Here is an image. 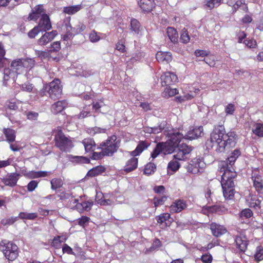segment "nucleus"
Instances as JSON below:
<instances>
[{
	"label": "nucleus",
	"mask_w": 263,
	"mask_h": 263,
	"mask_svg": "<svg viewBox=\"0 0 263 263\" xmlns=\"http://www.w3.org/2000/svg\"><path fill=\"white\" fill-rule=\"evenodd\" d=\"M120 145V140L116 136L112 135L108 137L105 142H102L100 145V147L98 148L103 149L106 156H111L117 151Z\"/></svg>",
	"instance_id": "7ed1b4c3"
},
{
	"label": "nucleus",
	"mask_w": 263,
	"mask_h": 263,
	"mask_svg": "<svg viewBox=\"0 0 263 263\" xmlns=\"http://www.w3.org/2000/svg\"><path fill=\"white\" fill-rule=\"evenodd\" d=\"M82 143L86 152H89L95 150L96 144L92 139L90 138L85 139Z\"/></svg>",
	"instance_id": "c9c22d12"
},
{
	"label": "nucleus",
	"mask_w": 263,
	"mask_h": 263,
	"mask_svg": "<svg viewBox=\"0 0 263 263\" xmlns=\"http://www.w3.org/2000/svg\"><path fill=\"white\" fill-rule=\"evenodd\" d=\"M187 206L186 202L181 199L174 201L170 207L172 213H179L184 210Z\"/></svg>",
	"instance_id": "dca6fc26"
},
{
	"label": "nucleus",
	"mask_w": 263,
	"mask_h": 263,
	"mask_svg": "<svg viewBox=\"0 0 263 263\" xmlns=\"http://www.w3.org/2000/svg\"><path fill=\"white\" fill-rule=\"evenodd\" d=\"M61 237L58 236L55 237L51 242V245L55 248H58L60 246L62 242L65 241L67 239V237H64L63 239H61Z\"/></svg>",
	"instance_id": "864d4df0"
},
{
	"label": "nucleus",
	"mask_w": 263,
	"mask_h": 263,
	"mask_svg": "<svg viewBox=\"0 0 263 263\" xmlns=\"http://www.w3.org/2000/svg\"><path fill=\"white\" fill-rule=\"evenodd\" d=\"M0 250L3 252L5 256L9 260L13 261L18 256V247L12 242L1 244Z\"/></svg>",
	"instance_id": "39448f33"
},
{
	"label": "nucleus",
	"mask_w": 263,
	"mask_h": 263,
	"mask_svg": "<svg viewBox=\"0 0 263 263\" xmlns=\"http://www.w3.org/2000/svg\"><path fill=\"white\" fill-rule=\"evenodd\" d=\"M149 144L145 141H140L136 149L130 153L133 156L139 155L144 150L146 149Z\"/></svg>",
	"instance_id": "2f4dec72"
},
{
	"label": "nucleus",
	"mask_w": 263,
	"mask_h": 263,
	"mask_svg": "<svg viewBox=\"0 0 263 263\" xmlns=\"http://www.w3.org/2000/svg\"><path fill=\"white\" fill-rule=\"evenodd\" d=\"M236 176V173L230 169L224 170L221 175V184L222 188L223 196L226 199H233L235 190L234 179Z\"/></svg>",
	"instance_id": "f03ea898"
},
{
	"label": "nucleus",
	"mask_w": 263,
	"mask_h": 263,
	"mask_svg": "<svg viewBox=\"0 0 263 263\" xmlns=\"http://www.w3.org/2000/svg\"><path fill=\"white\" fill-rule=\"evenodd\" d=\"M20 174L16 173H8L4 176L1 179L3 183L6 186L14 187L18 180Z\"/></svg>",
	"instance_id": "9b49d317"
},
{
	"label": "nucleus",
	"mask_w": 263,
	"mask_h": 263,
	"mask_svg": "<svg viewBox=\"0 0 263 263\" xmlns=\"http://www.w3.org/2000/svg\"><path fill=\"white\" fill-rule=\"evenodd\" d=\"M165 126L166 122L165 121L162 122L158 126L153 127V134H158L160 133L164 129Z\"/></svg>",
	"instance_id": "774afa93"
},
{
	"label": "nucleus",
	"mask_w": 263,
	"mask_h": 263,
	"mask_svg": "<svg viewBox=\"0 0 263 263\" xmlns=\"http://www.w3.org/2000/svg\"><path fill=\"white\" fill-rule=\"evenodd\" d=\"M11 66L15 70L14 72H16V75L24 72L22 59L13 60L11 64Z\"/></svg>",
	"instance_id": "c756f323"
},
{
	"label": "nucleus",
	"mask_w": 263,
	"mask_h": 263,
	"mask_svg": "<svg viewBox=\"0 0 263 263\" xmlns=\"http://www.w3.org/2000/svg\"><path fill=\"white\" fill-rule=\"evenodd\" d=\"M43 15H47L45 14L43 6L39 5L33 8L32 12L29 15V18L30 20H36L40 16L42 17Z\"/></svg>",
	"instance_id": "aec40b11"
},
{
	"label": "nucleus",
	"mask_w": 263,
	"mask_h": 263,
	"mask_svg": "<svg viewBox=\"0 0 263 263\" xmlns=\"http://www.w3.org/2000/svg\"><path fill=\"white\" fill-rule=\"evenodd\" d=\"M96 201L101 205H111L113 201L109 199H106L102 193H97L96 196Z\"/></svg>",
	"instance_id": "7c9ffc66"
},
{
	"label": "nucleus",
	"mask_w": 263,
	"mask_h": 263,
	"mask_svg": "<svg viewBox=\"0 0 263 263\" xmlns=\"http://www.w3.org/2000/svg\"><path fill=\"white\" fill-rule=\"evenodd\" d=\"M162 86H169L174 84L178 81L177 76L171 72H166L161 76Z\"/></svg>",
	"instance_id": "f8f14e48"
},
{
	"label": "nucleus",
	"mask_w": 263,
	"mask_h": 263,
	"mask_svg": "<svg viewBox=\"0 0 263 263\" xmlns=\"http://www.w3.org/2000/svg\"><path fill=\"white\" fill-rule=\"evenodd\" d=\"M24 71L27 69H31L35 65V61L33 59H22Z\"/></svg>",
	"instance_id": "79ce46f5"
},
{
	"label": "nucleus",
	"mask_w": 263,
	"mask_h": 263,
	"mask_svg": "<svg viewBox=\"0 0 263 263\" xmlns=\"http://www.w3.org/2000/svg\"><path fill=\"white\" fill-rule=\"evenodd\" d=\"M204 166L205 163L200 158H195L187 166V171L193 174H197L201 172Z\"/></svg>",
	"instance_id": "9d476101"
},
{
	"label": "nucleus",
	"mask_w": 263,
	"mask_h": 263,
	"mask_svg": "<svg viewBox=\"0 0 263 263\" xmlns=\"http://www.w3.org/2000/svg\"><path fill=\"white\" fill-rule=\"evenodd\" d=\"M44 88L45 89H48V94L52 99L59 98L62 94V88L59 79H54L49 85H45Z\"/></svg>",
	"instance_id": "423d86ee"
},
{
	"label": "nucleus",
	"mask_w": 263,
	"mask_h": 263,
	"mask_svg": "<svg viewBox=\"0 0 263 263\" xmlns=\"http://www.w3.org/2000/svg\"><path fill=\"white\" fill-rule=\"evenodd\" d=\"M253 186L258 192L263 190V177L257 171H253L251 177Z\"/></svg>",
	"instance_id": "ddd939ff"
},
{
	"label": "nucleus",
	"mask_w": 263,
	"mask_h": 263,
	"mask_svg": "<svg viewBox=\"0 0 263 263\" xmlns=\"http://www.w3.org/2000/svg\"><path fill=\"white\" fill-rule=\"evenodd\" d=\"M235 242L237 247L241 252H244L247 249L248 240L246 237L243 235L237 236L235 238Z\"/></svg>",
	"instance_id": "4be33fe9"
},
{
	"label": "nucleus",
	"mask_w": 263,
	"mask_h": 263,
	"mask_svg": "<svg viewBox=\"0 0 263 263\" xmlns=\"http://www.w3.org/2000/svg\"><path fill=\"white\" fill-rule=\"evenodd\" d=\"M130 29L136 34L141 32V28L139 22L136 19H132L130 21Z\"/></svg>",
	"instance_id": "a19ab883"
},
{
	"label": "nucleus",
	"mask_w": 263,
	"mask_h": 263,
	"mask_svg": "<svg viewBox=\"0 0 263 263\" xmlns=\"http://www.w3.org/2000/svg\"><path fill=\"white\" fill-rule=\"evenodd\" d=\"M180 40L183 43H187L190 40V36L189 35L188 32L185 29H182L181 35Z\"/></svg>",
	"instance_id": "5fc2aeb1"
},
{
	"label": "nucleus",
	"mask_w": 263,
	"mask_h": 263,
	"mask_svg": "<svg viewBox=\"0 0 263 263\" xmlns=\"http://www.w3.org/2000/svg\"><path fill=\"white\" fill-rule=\"evenodd\" d=\"M192 151V147L191 146L182 143L177 146L175 151L176 154L173 157L175 159L177 160H183L188 158Z\"/></svg>",
	"instance_id": "6e6552de"
},
{
	"label": "nucleus",
	"mask_w": 263,
	"mask_h": 263,
	"mask_svg": "<svg viewBox=\"0 0 263 263\" xmlns=\"http://www.w3.org/2000/svg\"><path fill=\"white\" fill-rule=\"evenodd\" d=\"M50 173L46 171H38L32 173V177L34 178L46 177L50 175Z\"/></svg>",
	"instance_id": "052dcab7"
},
{
	"label": "nucleus",
	"mask_w": 263,
	"mask_h": 263,
	"mask_svg": "<svg viewBox=\"0 0 263 263\" xmlns=\"http://www.w3.org/2000/svg\"><path fill=\"white\" fill-rule=\"evenodd\" d=\"M202 126H198L194 127L192 129L188 131L187 133L184 134V138L189 140H192L198 138L200 137L203 133Z\"/></svg>",
	"instance_id": "a211bd4d"
},
{
	"label": "nucleus",
	"mask_w": 263,
	"mask_h": 263,
	"mask_svg": "<svg viewBox=\"0 0 263 263\" xmlns=\"http://www.w3.org/2000/svg\"><path fill=\"white\" fill-rule=\"evenodd\" d=\"M17 75L16 72L12 70L10 68H5L3 72V85L7 86L10 82H14Z\"/></svg>",
	"instance_id": "4468645a"
},
{
	"label": "nucleus",
	"mask_w": 263,
	"mask_h": 263,
	"mask_svg": "<svg viewBox=\"0 0 263 263\" xmlns=\"http://www.w3.org/2000/svg\"><path fill=\"white\" fill-rule=\"evenodd\" d=\"M37 27L42 31H46L51 28V24L48 15H43L41 17Z\"/></svg>",
	"instance_id": "6ab92c4d"
},
{
	"label": "nucleus",
	"mask_w": 263,
	"mask_h": 263,
	"mask_svg": "<svg viewBox=\"0 0 263 263\" xmlns=\"http://www.w3.org/2000/svg\"><path fill=\"white\" fill-rule=\"evenodd\" d=\"M220 4V2L218 0H206V6L210 9L219 6Z\"/></svg>",
	"instance_id": "4d7b16f0"
},
{
	"label": "nucleus",
	"mask_w": 263,
	"mask_h": 263,
	"mask_svg": "<svg viewBox=\"0 0 263 263\" xmlns=\"http://www.w3.org/2000/svg\"><path fill=\"white\" fill-rule=\"evenodd\" d=\"M178 93V90L176 88H171L170 87H166L162 92V96L165 98L173 97Z\"/></svg>",
	"instance_id": "ea45409f"
},
{
	"label": "nucleus",
	"mask_w": 263,
	"mask_h": 263,
	"mask_svg": "<svg viewBox=\"0 0 263 263\" xmlns=\"http://www.w3.org/2000/svg\"><path fill=\"white\" fill-rule=\"evenodd\" d=\"M253 215V212L250 209H245L239 213V217L241 220L247 219L251 217Z\"/></svg>",
	"instance_id": "a18cd8bd"
},
{
	"label": "nucleus",
	"mask_w": 263,
	"mask_h": 263,
	"mask_svg": "<svg viewBox=\"0 0 263 263\" xmlns=\"http://www.w3.org/2000/svg\"><path fill=\"white\" fill-rule=\"evenodd\" d=\"M254 259L257 262H259L263 260V247L258 246L255 250L254 255Z\"/></svg>",
	"instance_id": "37998d69"
},
{
	"label": "nucleus",
	"mask_w": 263,
	"mask_h": 263,
	"mask_svg": "<svg viewBox=\"0 0 263 263\" xmlns=\"http://www.w3.org/2000/svg\"><path fill=\"white\" fill-rule=\"evenodd\" d=\"M58 33L56 30L47 32H46L37 41V43L40 45H45L53 40L57 35Z\"/></svg>",
	"instance_id": "f3484780"
},
{
	"label": "nucleus",
	"mask_w": 263,
	"mask_h": 263,
	"mask_svg": "<svg viewBox=\"0 0 263 263\" xmlns=\"http://www.w3.org/2000/svg\"><path fill=\"white\" fill-rule=\"evenodd\" d=\"M204 61L211 67H214L215 65V58L214 55L204 58Z\"/></svg>",
	"instance_id": "338daca9"
},
{
	"label": "nucleus",
	"mask_w": 263,
	"mask_h": 263,
	"mask_svg": "<svg viewBox=\"0 0 263 263\" xmlns=\"http://www.w3.org/2000/svg\"><path fill=\"white\" fill-rule=\"evenodd\" d=\"M138 4L141 9L145 12H150L154 7V0H140Z\"/></svg>",
	"instance_id": "393cba45"
},
{
	"label": "nucleus",
	"mask_w": 263,
	"mask_h": 263,
	"mask_svg": "<svg viewBox=\"0 0 263 263\" xmlns=\"http://www.w3.org/2000/svg\"><path fill=\"white\" fill-rule=\"evenodd\" d=\"M93 203L92 201H84L81 203H78L76 205V206L78 209L82 208L83 210L86 211H89L91 210L92 206L93 205Z\"/></svg>",
	"instance_id": "de8ad7c7"
},
{
	"label": "nucleus",
	"mask_w": 263,
	"mask_h": 263,
	"mask_svg": "<svg viewBox=\"0 0 263 263\" xmlns=\"http://www.w3.org/2000/svg\"><path fill=\"white\" fill-rule=\"evenodd\" d=\"M37 217V214L36 213H25V212H21L18 215V218H20L22 219H29V220H34Z\"/></svg>",
	"instance_id": "c03bdc74"
},
{
	"label": "nucleus",
	"mask_w": 263,
	"mask_h": 263,
	"mask_svg": "<svg viewBox=\"0 0 263 263\" xmlns=\"http://www.w3.org/2000/svg\"><path fill=\"white\" fill-rule=\"evenodd\" d=\"M167 36L172 42L175 43L178 42V35L176 30L173 27H168L166 31Z\"/></svg>",
	"instance_id": "f704fd0d"
},
{
	"label": "nucleus",
	"mask_w": 263,
	"mask_h": 263,
	"mask_svg": "<svg viewBox=\"0 0 263 263\" xmlns=\"http://www.w3.org/2000/svg\"><path fill=\"white\" fill-rule=\"evenodd\" d=\"M160 246H161V242H160V241L159 239H156L154 241L152 246L149 249H146L145 253H148L150 252L153 251V250H154L156 248L159 247Z\"/></svg>",
	"instance_id": "e2e57ef3"
},
{
	"label": "nucleus",
	"mask_w": 263,
	"mask_h": 263,
	"mask_svg": "<svg viewBox=\"0 0 263 263\" xmlns=\"http://www.w3.org/2000/svg\"><path fill=\"white\" fill-rule=\"evenodd\" d=\"M101 34H102L100 33H98L95 30L91 31L89 35L90 42L92 43H96L99 42L101 39V37L100 36Z\"/></svg>",
	"instance_id": "603ef678"
},
{
	"label": "nucleus",
	"mask_w": 263,
	"mask_h": 263,
	"mask_svg": "<svg viewBox=\"0 0 263 263\" xmlns=\"http://www.w3.org/2000/svg\"><path fill=\"white\" fill-rule=\"evenodd\" d=\"M240 155V152L239 149H235L226 161H221L219 164L220 172H224V170L230 169L234 171L232 166L234 165L236 159Z\"/></svg>",
	"instance_id": "0eeeda50"
},
{
	"label": "nucleus",
	"mask_w": 263,
	"mask_h": 263,
	"mask_svg": "<svg viewBox=\"0 0 263 263\" xmlns=\"http://www.w3.org/2000/svg\"><path fill=\"white\" fill-rule=\"evenodd\" d=\"M227 5L232 8V14H234L240 9L244 12L248 11L247 4L245 0H227Z\"/></svg>",
	"instance_id": "1a4fd4ad"
},
{
	"label": "nucleus",
	"mask_w": 263,
	"mask_h": 263,
	"mask_svg": "<svg viewBox=\"0 0 263 263\" xmlns=\"http://www.w3.org/2000/svg\"><path fill=\"white\" fill-rule=\"evenodd\" d=\"M236 138L234 132L226 133L224 126L219 125L214 127L210 139L206 142V145L209 149L217 153H222L235 146Z\"/></svg>",
	"instance_id": "f257e3e1"
},
{
	"label": "nucleus",
	"mask_w": 263,
	"mask_h": 263,
	"mask_svg": "<svg viewBox=\"0 0 263 263\" xmlns=\"http://www.w3.org/2000/svg\"><path fill=\"white\" fill-rule=\"evenodd\" d=\"M247 205L252 208L259 209L260 208V201L256 195H249L246 198Z\"/></svg>",
	"instance_id": "b1692460"
},
{
	"label": "nucleus",
	"mask_w": 263,
	"mask_h": 263,
	"mask_svg": "<svg viewBox=\"0 0 263 263\" xmlns=\"http://www.w3.org/2000/svg\"><path fill=\"white\" fill-rule=\"evenodd\" d=\"M167 135L170 138L167 141L171 142L172 144H173L176 146L179 145V143L181 140L184 138V134L182 133H180L179 132H169L168 133Z\"/></svg>",
	"instance_id": "412c9836"
},
{
	"label": "nucleus",
	"mask_w": 263,
	"mask_h": 263,
	"mask_svg": "<svg viewBox=\"0 0 263 263\" xmlns=\"http://www.w3.org/2000/svg\"><path fill=\"white\" fill-rule=\"evenodd\" d=\"M51 189L55 190L60 188L63 185V181L60 178H53L50 181Z\"/></svg>",
	"instance_id": "09e8293b"
},
{
	"label": "nucleus",
	"mask_w": 263,
	"mask_h": 263,
	"mask_svg": "<svg viewBox=\"0 0 263 263\" xmlns=\"http://www.w3.org/2000/svg\"><path fill=\"white\" fill-rule=\"evenodd\" d=\"M104 171V167L102 166H98L92 168V169L90 170L87 174V176H90V177H95L96 176L99 175L101 173L103 172Z\"/></svg>",
	"instance_id": "58836bf2"
},
{
	"label": "nucleus",
	"mask_w": 263,
	"mask_h": 263,
	"mask_svg": "<svg viewBox=\"0 0 263 263\" xmlns=\"http://www.w3.org/2000/svg\"><path fill=\"white\" fill-rule=\"evenodd\" d=\"M3 132L9 143H11L15 141L16 136L14 130L9 128H4Z\"/></svg>",
	"instance_id": "72a5a7b5"
},
{
	"label": "nucleus",
	"mask_w": 263,
	"mask_h": 263,
	"mask_svg": "<svg viewBox=\"0 0 263 263\" xmlns=\"http://www.w3.org/2000/svg\"><path fill=\"white\" fill-rule=\"evenodd\" d=\"M180 163L177 161V159L171 161L167 165L168 171L176 172L180 167Z\"/></svg>",
	"instance_id": "8fccbe9b"
},
{
	"label": "nucleus",
	"mask_w": 263,
	"mask_h": 263,
	"mask_svg": "<svg viewBox=\"0 0 263 263\" xmlns=\"http://www.w3.org/2000/svg\"><path fill=\"white\" fill-rule=\"evenodd\" d=\"M156 170V165L155 164L149 162L147 163L144 168V173L147 175H150L153 174Z\"/></svg>",
	"instance_id": "49530a36"
},
{
	"label": "nucleus",
	"mask_w": 263,
	"mask_h": 263,
	"mask_svg": "<svg viewBox=\"0 0 263 263\" xmlns=\"http://www.w3.org/2000/svg\"><path fill=\"white\" fill-rule=\"evenodd\" d=\"M166 196H162L160 198L155 197L154 198V203L155 207L162 205L166 200Z\"/></svg>",
	"instance_id": "680f3d73"
},
{
	"label": "nucleus",
	"mask_w": 263,
	"mask_h": 263,
	"mask_svg": "<svg viewBox=\"0 0 263 263\" xmlns=\"http://www.w3.org/2000/svg\"><path fill=\"white\" fill-rule=\"evenodd\" d=\"M82 9L81 5L66 7L64 8V12L68 14H73Z\"/></svg>",
	"instance_id": "4c0bfd02"
},
{
	"label": "nucleus",
	"mask_w": 263,
	"mask_h": 263,
	"mask_svg": "<svg viewBox=\"0 0 263 263\" xmlns=\"http://www.w3.org/2000/svg\"><path fill=\"white\" fill-rule=\"evenodd\" d=\"M160 153H162V148H161V145L158 143L157 144L153 152L151 153V158L153 160L156 158Z\"/></svg>",
	"instance_id": "bf43d9fd"
},
{
	"label": "nucleus",
	"mask_w": 263,
	"mask_h": 263,
	"mask_svg": "<svg viewBox=\"0 0 263 263\" xmlns=\"http://www.w3.org/2000/svg\"><path fill=\"white\" fill-rule=\"evenodd\" d=\"M252 132L259 137H263V124L257 123L254 124Z\"/></svg>",
	"instance_id": "e433bc0d"
},
{
	"label": "nucleus",
	"mask_w": 263,
	"mask_h": 263,
	"mask_svg": "<svg viewBox=\"0 0 263 263\" xmlns=\"http://www.w3.org/2000/svg\"><path fill=\"white\" fill-rule=\"evenodd\" d=\"M210 229L213 235L216 237H219L226 234L227 232L226 228L222 225L215 222H212L210 225Z\"/></svg>",
	"instance_id": "2eb2a0df"
},
{
	"label": "nucleus",
	"mask_w": 263,
	"mask_h": 263,
	"mask_svg": "<svg viewBox=\"0 0 263 263\" xmlns=\"http://www.w3.org/2000/svg\"><path fill=\"white\" fill-rule=\"evenodd\" d=\"M67 102L65 101H59L54 103L51 106V111L54 114L61 112L67 106Z\"/></svg>",
	"instance_id": "c85d7f7f"
},
{
	"label": "nucleus",
	"mask_w": 263,
	"mask_h": 263,
	"mask_svg": "<svg viewBox=\"0 0 263 263\" xmlns=\"http://www.w3.org/2000/svg\"><path fill=\"white\" fill-rule=\"evenodd\" d=\"M170 214L168 213H165L157 216L156 219L159 224L166 227L169 226L171 222V220H170Z\"/></svg>",
	"instance_id": "bb28decb"
},
{
	"label": "nucleus",
	"mask_w": 263,
	"mask_h": 263,
	"mask_svg": "<svg viewBox=\"0 0 263 263\" xmlns=\"http://www.w3.org/2000/svg\"><path fill=\"white\" fill-rule=\"evenodd\" d=\"M69 160L75 164H86L89 162V159L84 156L69 155Z\"/></svg>",
	"instance_id": "473e14b6"
},
{
	"label": "nucleus",
	"mask_w": 263,
	"mask_h": 263,
	"mask_svg": "<svg viewBox=\"0 0 263 263\" xmlns=\"http://www.w3.org/2000/svg\"><path fill=\"white\" fill-rule=\"evenodd\" d=\"M67 26H69L71 30L74 32L76 34H78L83 31L86 29V26L82 23H79L76 27L72 28L70 24L68 23L66 24Z\"/></svg>",
	"instance_id": "3c124183"
},
{
	"label": "nucleus",
	"mask_w": 263,
	"mask_h": 263,
	"mask_svg": "<svg viewBox=\"0 0 263 263\" xmlns=\"http://www.w3.org/2000/svg\"><path fill=\"white\" fill-rule=\"evenodd\" d=\"M55 145L63 152H69L73 146L71 141L59 129L54 131Z\"/></svg>",
	"instance_id": "20e7f679"
},
{
	"label": "nucleus",
	"mask_w": 263,
	"mask_h": 263,
	"mask_svg": "<svg viewBox=\"0 0 263 263\" xmlns=\"http://www.w3.org/2000/svg\"><path fill=\"white\" fill-rule=\"evenodd\" d=\"M138 158L133 157L128 160L124 166V171L128 173L135 170L138 166Z\"/></svg>",
	"instance_id": "cd10ccee"
},
{
	"label": "nucleus",
	"mask_w": 263,
	"mask_h": 263,
	"mask_svg": "<svg viewBox=\"0 0 263 263\" xmlns=\"http://www.w3.org/2000/svg\"><path fill=\"white\" fill-rule=\"evenodd\" d=\"M62 251L63 253H67L69 255H75V253L73 251L72 249L66 243H64L63 245Z\"/></svg>",
	"instance_id": "69168bd1"
},
{
	"label": "nucleus",
	"mask_w": 263,
	"mask_h": 263,
	"mask_svg": "<svg viewBox=\"0 0 263 263\" xmlns=\"http://www.w3.org/2000/svg\"><path fill=\"white\" fill-rule=\"evenodd\" d=\"M17 219V217H12L9 218L3 219L1 220V223L4 226L11 225Z\"/></svg>",
	"instance_id": "13d9d810"
},
{
	"label": "nucleus",
	"mask_w": 263,
	"mask_h": 263,
	"mask_svg": "<svg viewBox=\"0 0 263 263\" xmlns=\"http://www.w3.org/2000/svg\"><path fill=\"white\" fill-rule=\"evenodd\" d=\"M235 110V106L233 103H229L224 107V112L226 115H232Z\"/></svg>",
	"instance_id": "6e6d98bb"
},
{
	"label": "nucleus",
	"mask_w": 263,
	"mask_h": 263,
	"mask_svg": "<svg viewBox=\"0 0 263 263\" xmlns=\"http://www.w3.org/2000/svg\"><path fill=\"white\" fill-rule=\"evenodd\" d=\"M162 148V153L164 155L171 154L176 151V146L167 141L165 143H159Z\"/></svg>",
	"instance_id": "a878e982"
},
{
	"label": "nucleus",
	"mask_w": 263,
	"mask_h": 263,
	"mask_svg": "<svg viewBox=\"0 0 263 263\" xmlns=\"http://www.w3.org/2000/svg\"><path fill=\"white\" fill-rule=\"evenodd\" d=\"M201 260L203 263H211L213 257L210 254L205 253L201 256Z\"/></svg>",
	"instance_id": "0e129e2a"
},
{
	"label": "nucleus",
	"mask_w": 263,
	"mask_h": 263,
	"mask_svg": "<svg viewBox=\"0 0 263 263\" xmlns=\"http://www.w3.org/2000/svg\"><path fill=\"white\" fill-rule=\"evenodd\" d=\"M157 60L160 63H168L172 61V54L170 52L158 51L156 54Z\"/></svg>",
	"instance_id": "5701e85b"
}]
</instances>
